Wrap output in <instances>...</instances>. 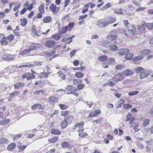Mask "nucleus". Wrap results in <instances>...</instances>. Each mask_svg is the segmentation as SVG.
<instances>
[{"label": "nucleus", "instance_id": "nucleus-11", "mask_svg": "<svg viewBox=\"0 0 153 153\" xmlns=\"http://www.w3.org/2000/svg\"><path fill=\"white\" fill-rule=\"evenodd\" d=\"M150 71L147 69H144L143 71L142 72L140 75V79L146 78L150 75Z\"/></svg>", "mask_w": 153, "mask_h": 153}, {"label": "nucleus", "instance_id": "nucleus-9", "mask_svg": "<svg viewBox=\"0 0 153 153\" xmlns=\"http://www.w3.org/2000/svg\"><path fill=\"white\" fill-rule=\"evenodd\" d=\"M123 78L122 74L121 73H118L112 78V80L116 81H121Z\"/></svg>", "mask_w": 153, "mask_h": 153}, {"label": "nucleus", "instance_id": "nucleus-41", "mask_svg": "<svg viewBox=\"0 0 153 153\" xmlns=\"http://www.w3.org/2000/svg\"><path fill=\"white\" fill-rule=\"evenodd\" d=\"M133 54L129 53V52H127L125 56V58L126 59H130L132 57Z\"/></svg>", "mask_w": 153, "mask_h": 153}, {"label": "nucleus", "instance_id": "nucleus-17", "mask_svg": "<svg viewBox=\"0 0 153 153\" xmlns=\"http://www.w3.org/2000/svg\"><path fill=\"white\" fill-rule=\"evenodd\" d=\"M62 147L63 148H67L68 149H70L73 147V145H70L66 142H63L61 144Z\"/></svg>", "mask_w": 153, "mask_h": 153}, {"label": "nucleus", "instance_id": "nucleus-57", "mask_svg": "<svg viewBox=\"0 0 153 153\" xmlns=\"http://www.w3.org/2000/svg\"><path fill=\"white\" fill-rule=\"evenodd\" d=\"M108 64H111L114 65L115 64V59L114 58H109L108 59Z\"/></svg>", "mask_w": 153, "mask_h": 153}, {"label": "nucleus", "instance_id": "nucleus-46", "mask_svg": "<svg viewBox=\"0 0 153 153\" xmlns=\"http://www.w3.org/2000/svg\"><path fill=\"white\" fill-rule=\"evenodd\" d=\"M44 92L45 91L44 90H41L35 91L34 93V94L37 95H41L43 94Z\"/></svg>", "mask_w": 153, "mask_h": 153}, {"label": "nucleus", "instance_id": "nucleus-28", "mask_svg": "<svg viewBox=\"0 0 153 153\" xmlns=\"http://www.w3.org/2000/svg\"><path fill=\"white\" fill-rule=\"evenodd\" d=\"M144 71V69L140 67H137L134 69V71L136 74H141Z\"/></svg>", "mask_w": 153, "mask_h": 153}, {"label": "nucleus", "instance_id": "nucleus-23", "mask_svg": "<svg viewBox=\"0 0 153 153\" xmlns=\"http://www.w3.org/2000/svg\"><path fill=\"white\" fill-rule=\"evenodd\" d=\"M84 122H82L77 123L73 127V128L75 130L76 128H83L84 125Z\"/></svg>", "mask_w": 153, "mask_h": 153}, {"label": "nucleus", "instance_id": "nucleus-48", "mask_svg": "<svg viewBox=\"0 0 153 153\" xmlns=\"http://www.w3.org/2000/svg\"><path fill=\"white\" fill-rule=\"evenodd\" d=\"M103 0H98L97 2L100 3V4H98L97 6V7L99 8L102 6L104 3V2L103 1Z\"/></svg>", "mask_w": 153, "mask_h": 153}, {"label": "nucleus", "instance_id": "nucleus-29", "mask_svg": "<svg viewBox=\"0 0 153 153\" xmlns=\"http://www.w3.org/2000/svg\"><path fill=\"white\" fill-rule=\"evenodd\" d=\"M21 22L20 25L22 26H25L27 24V20L26 18L23 19H20Z\"/></svg>", "mask_w": 153, "mask_h": 153}, {"label": "nucleus", "instance_id": "nucleus-52", "mask_svg": "<svg viewBox=\"0 0 153 153\" xmlns=\"http://www.w3.org/2000/svg\"><path fill=\"white\" fill-rule=\"evenodd\" d=\"M21 4L20 3L15 6L13 8V10L16 11L18 10L21 7Z\"/></svg>", "mask_w": 153, "mask_h": 153}, {"label": "nucleus", "instance_id": "nucleus-59", "mask_svg": "<svg viewBox=\"0 0 153 153\" xmlns=\"http://www.w3.org/2000/svg\"><path fill=\"white\" fill-rule=\"evenodd\" d=\"M132 107V106L129 104H124L123 105V107L126 109H129Z\"/></svg>", "mask_w": 153, "mask_h": 153}, {"label": "nucleus", "instance_id": "nucleus-54", "mask_svg": "<svg viewBox=\"0 0 153 153\" xmlns=\"http://www.w3.org/2000/svg\"><path fill=\"white\" fill-rule=\"evenodd\" d=\"M149 120L148 119H145L143 121V126H146L149 123Z\"/></svg>", "mask_w": 153, "mask_h": 153}, {"label": "nucleus", "instance_id": "nucleus-35", "mask_svg": "<svg viewBox=\"0 0 153 153\" xmlns=\"http://www.w3.org/2000/svg\"><path fill=\"white\" fill-rule=\"evenodd\" d=\"M58 99L54 96H51L49 98V102L52 104L56 102Z\"/></svg>", "mask_w": 153, "mask_h": 153}, {"label": "nucleus", "instance_id": "nucleus-53", "mask_svg": "<svg viewBox=\"0 0 153 153\" xmlns=\"http://www.w3.org/2000/svg\"><path fill=\"white\" fill-rule=\"evenodd\" d=\"M146 143L148 145H152L153 144V139H150L149 140H145Z\"/></svg>", "mask_w": 153, "mask_h": 153}, {"label": "nucleus", "instance_id": "nucleus-14", "mask_svg": "<svg viewBox=\"0 0 153 153\" xmlns=\"http://www.w3.org/2000/svg\"><path fill=\"white\" fill-rule=\"evenodd\" d=\"M117 32L115 30L111 32L107 37H108L111 38H116L117 37Z\"/></svg>", "mask_w": 153, "mask_h": 153}, {"label": "nucleus", "instance_id": "nucleus-2", "mask_svg": "<svg viewBox=\"0 0 153 153\" xmlns=\"http://www.w3.org/2000/svg\"><path fill=\"white\" fill-rule=\"evenodd\" d=\"M128 31L126 32L124 29L122 30L121 32L126 36H131L134 35L136 32V28L134 25H130V26L127 28Z\"/></svg>", "mask_w": 153, "mask_h": 153}, {"label": "nucleus", "instance_id": "nucleus-18", "mask_svg": "<svg viewBox=\"0 0 153 153\" xmlns=\"http://www.w3.org/2000/svg\"><path fill=\"white\" fill-rule=\"evenodd\" d=\"M123 74L125 75L128 76L133 74H134V72L133 71L129 69H127L123 71Z\"/></svg>", "mask_w": 153, "mask_h": 153}, {"label": "nucleus", "instance_id": "nucleus-55", "mask_svg": "<svg viewBox=\"0 0 153 153\" xmlns=\"http://www.w3.org/2000/svg\"><path fill=\"white\" fill-rule=\"evenodd\" d=\"M124 64H119L116 66V69L120 70L124 66Z\"/></svg>", "mask_w": 153, "mask_h": 153}, {"label": "nucleus", "instance_id": "nucleus-22", "mask_svg": "<svg viewBox=\"0 0 153 153\" xmlns=\"http://www.w3.org/2000/svg\"><path fill=\"white\" fill-rule=\"evenodd\" d=\"M141 55L143 56V57L145 56L146 55L151 53V51L149 49H144L141 51Z\"/></svg>", "mask_w": 153, "mask_h": 153}, {"label": "nucleus", "instance_id": "nucleus-61", "mask_svg": "<svg viewBox=\"0 0 153 153\" xmlns=\"http://www.w3.org/2000/svg\"><path fill=\"white\" fill-rule=\"evenodd\" d=\"M26 146L24 145L22 146H18V149L19 151L21 152L24 150L26 148Z\"/></svg>", "mask_w": 153, "mask_h": 153}, {"label": "nucleus", "instance_id": "nucleus-45", "mask_svg": "<svg viewBox=\"0 0 153 153\" xmlns=\"http://www.w3.org/2000/svg\"><path fill=\"white\" fill-rule=\"evenodd\" d=\"M35 65L34 64H30L29 65H23L19 66L18 68H21L22 67H29L30 68L34 67Z\"/></svg>", "mask_w": 153, "mask_h": 153}, {"label": "nucleus", "instance_id": "nucleus-7", "mask_svg": "<svg viewBox=\"0 0 153 153\" xmlns=\"http://www.w3.org/2000/svg\"><path fill=\"white\" fill-rule=\"evenodd\" d=\"M95 6V4H93L92 2H88L84 5L83 8L81 11V12L82 13H85L88 11V8L89 7H90L91 8H92L94 7Z\"/></svg>", "mask_w": 153, "mask_h": 153}, {"label": "nucleus", "instance_id": "nucleus-44", "mask_svg": "<svg viewBox=\"0 0 153 153\" xmlns=\"http://www.w3.org/2000/svg\"><path fill=\"white\" fill-rule=\"evenodd\" d=\"M82 82V80L80 79H75L73 80V83L75 85H76L78 84L81 83Z\"/></svg>", "mask_w": 153, "mask_h": 153}, {"label": "nucleus", "instance_id": "nucleus-15", "mask_svg": "<svg viewBox=\"0 0 153 153\" xmlns=\"http://www.w3.org/2000/svg\"><path fill=\"white\" fill-rule=\"evenodd\" d=\"M65 89L68 91H70L71 92L73 91H76L77 89L76 87H74L72 85H68L65 88Z\"/></svg>", "mask_w": 153, "mask_h": 153}, {"label": "nucleus", "instance_id": "nucleus-60", "mask_svg": "<svg viewBox=\"0 0 153 153\" xmlns=\"http://www.w3.org/2000/svg\"><path fill=\"white\" fill-rule=\"evenodd\" d=\"M139 93L138 91H135L130 92L128 93V95L130 96H133L136 95Z\"/></svg>", "mask_w": 153, "mask_h": 153}, {"label": "nucleus", "instance_id": "nucleus-4", "mask_svg": "<svg viewBox=\"0 0 153 153\" xmlns=\"http://www.w3.org/2000/svg\"><path fill=\"white\" fill-rule=\"evenodd\" d=\"M116 21V18L110 16L108 18L107 22H101L100 23L102 25V26L104 27L108 26L109 24H112L115 22Z\"/></svg>", "mask_w": 153, "mask_h": 153}, {"label": "nucleus", "instance_id": "nucleus-32", "mask_svg": "<svg viewBox=\"0 0 153 153\" xmlns=\"http://www.w3.org/2000/svg\"><path fill=\"white\" fill-rule=\"evenodd\" d=\"M108 56H107L104 55L100 56L98 57L97 60L100 62L104 61L107 59Z\"/></svg>", "mask_w": 153, "mask_h": 153}, {"label": "nucleus", "instance_id": "nucleus-8", "mask_svg": "<svg viewBox=\"0 0 153 153\" xmlns=\"http://www.w3.org/2000/svg\"><path fill=\"white\" fill-rule=\"evenodd\" d=\"M33 3L29 4L28 1H27L25 2L24 4V7L26 8L28 10H31L33 7V4H36L35 0H32Z\"/></svg>", "mask_w": 153, "mask_h": 153}, {"label": "nucleus", "instance_id": "nucleus-12", "mask_svg": "<svg viewBox=\"0 0 153 153\" xmlns=\"http://www.w3.org/2000/svg\"><path fill=\"white\" fill-rule=\"evenodd\" d=\"M41 47V46L39 44H33L29 46L28 49L29 50L30 52L36 50V49L40 48Z\"/></svg>", "mask_w": 153, "mask_h": 153}, {"label": "nucleus", "instance_id": "nucleus-19", "mask_svg": "<svg viewBox=\"0 0 153 153\" xmlns=\"http://www.w3.org/2000/svg\"><path fill=\"white\" fill-rule=\"evenodd\" d=\"M68 26H66L60 29L59 31V34H63L65 33L68 31Z\"/></svg>", "mask_w": 153, "mask_h": 153}, {"label": "nucleus", "instance_id": "nucleus-10", "mask_svg": "<svg viewBox=\"0 0 153 153\" xmlns=\"http://www.w3.org/2000/svg\"><path fill=\"white\" fill-rule=\"evenodd\" d=\"M14 56H15V55H11L9 54H4L2 56V58L5 60L10 61L14 59Z\"/></svg>", "mask_w": 153, "mask_h": 153}, {"label": "nucleus", "instance_id": "nucleus-50", "mask_svg": "<svg viewBox=\"0 0 153 153\" xmlns=\"http://www.w3.org/2000/svg\"><path fill=\"white\" fill-rule=\"evenodd\" d=\"M69 39H63L62 41L65 42V45L68 44H70L72 41V39H71L69 41H68Z\"/></svg>", "mask_w": 153, "mask_h": 153}, {"label": "nucleus", "instance_id": "nucleus-27", "mask_svg": "<svg viewBox=\"0 0 153 153\" xmlns=\"http://www.w3.org/2000/svg\"><path fill=\"white\" fill-rule=\"evenodd\" d=\"M50 74V73L47 72H42L40 73L39 74V77L40 78H45L47 77Z\"/></svg>", "mask_w": 153, "mask_h": 153}, {"label": "nucleus", "instance_id": "nucleus-33", "mask_svg": "<svg viewBox=\"0 0 153 153\" xmlns=\"http://www.w3.org/2000/svg\"><path fill=\"white\" fill-rule=\"evenodd\" d=\"M25 85L24 82H18L14 84V88L15 89H18L21 87Z\"/></svg>", "mask_w": 153, "mask_h": 153}, {"label": "nucleus", "instance_id": "nucleus-39", "mask_svg": "<svg viewBox=\"0 0 153 153\" xmlns=\"http://www.w3.org/2000/svg\"><path fill=\"white\" fill-rule=\"evenodd\" d=\"M19 94V93L17 91H14L13 93L10 94V98L11 99L12 98L15 97Z\"/></svg>", "mask_w": 153, "mask_h": 153}, {"label": "nucleus", "instance_id": "nucleus-13", "mask_svg": "<svg viewBox=\"0 0 153 153\" xmlns=\"http://www.w3.org/2000/svg\"><path fill=\"white\" fill-rule=\"evenodd\" d=\"M22 78H26L27 80H30L34 78L35 76L27 73L22 75Z\"/></svg>", "mask_w": 153, "mask_h": 153}, {"label": "nucleus", "instance_id": "nucleus-58", "mask_svg": "<svg viewBox=\"0 0 153 153\" xmlns=\"http://www.w3.org/2000/svg\"><path fill=\"white\" fill-rule=\"evenodd\" d=\"M78 135L80 137L82 138H83L88 135V134L86 132L79 133Z\"/></svg>", "mask_w": 153, "mask_h": 153}, {"label": "nucleus", "instance_id": "nucleus-37", "mask_svg": "<svg viewBox=\"0 0 153 153\" xmlns=\"http://www.w3.org/2000/svg\"><path fill=\"white\" fill-rule=\"evenodd\" d=\"M30 51L29 49H26L21 51L19 53V54L22 56H24L27 54H29L30 53Z\"/></svg>", "mask_w": 153, "mask_h": 153}, {"label": "nucleus", "instance_id": "nucleus-56", "mask_svg": "<svg viewBox=\"0 0 153 153\" xmlns=\"http://www.w3.org/2000/svg\"><path fill=\"white\" fill-rule=\"evenodd\" d=\"M9 121V119H4L3 121H0V124L1 125H5L8 123Z\"/></svg>", "mask_w": 153, "mask_h": 153}, {"label": "nucleus", "instance_id": "nucleus-25", "mask_svg": "<svg viewBox=\"0 0 153 153\" xmlns=\"http://www.w3.org/2000/svg\"><path fill=\"white\" fill-rule=\"evenodd\" d=\"M129 52V50L127 49H120V50L119 53L121 55H125L126 54L127 52Z\"/></svg>", "mask_w": 153, "mask_h": 153}, {"label": "nucleus", "instance_id": "nucleus-34", "mask_svg": "<svg viewBox=\"0 0 153 153\" xmlns=\"http://www.w3.org/2000/svg\"><path fill=\"white\" fill-rule=\"evenodd\" d=\"M111 6V3H108L105 5L102 8H101V10L102 11L105 10L108 8L110 7Z\"/></svg>", "mask_w": 153, "mask_h": 153}, {"label": "nucleus", "instance_id": "nucleus-49", "mask_svg": "<svg viewBox=\"0 0 153 153\" xmlns=\"http://www.w3.org/2000/svg\"><path fill=\"white\" fill-rule=\"evenodd\" d=\"M59 106L60 107V109L62 110H65L67 109L68 106L64 104H60L59 105Z\"/></svg>", "mask_w": 153, "mask_h": 153}, {"label": "nucleus", "instance_id": "nucleus-47", "mask_svg": "<svg viewBox=\"0 0 153 153\" xmlns=\"http://www.w3.org/2000/svg\"><path fill=\"white\" fill-rule=\"evenodd\" d=\"M143 58V56H142L139 55L137 56H135L133 58L132 60L133 61H137L140 60Z\"/></svg>", "mask_w": 153, "mask_h": 153}, {"label": "nucleus", "instance_id": "nucleus-21", "mask_svg": "<svg viewBox=\"0 0 153 153\" xmlns=\"http://www.w3.org/2000/svg\"><path fill=\"white\" fill-rule=\"evenodd\" d=\"M52 21V18L50 16L45 17L43 20V22L45 23H49Z\"/></svg>", "mask_w": 153, "mask_h": 153}, {"label": "nucleus", "instance_id": "nucleus-42", "mask_svg": "<svg viewBox=\"0 0 153 153\" xmlns=\"http://www.w3.org/2000/svg\"><path fill=\"white\" fill-rule=\"evenodd\" d=\"M84 76L83 74L80 72H78L76 73L75 74V76L79 78H82Z\"/></svg>", "mask_w": 153, "mask_h": 153}, {"label": "nucleus", "instance_id": "nucleus-26", "mask_svg": "<svg viewBox=\"0 0 153 153\" xmlns=\"http://www.w3.org/2000/svg\"><path fill=\"white\" fill-rule=\"evenodd\" d=\"M145 25L148 30H153V23H145Z\"/></svg>", "mask_w": 153, "mask_h": 153}, {"label": "nucleus", "instance_id": "nucleus-24", "mask_svg": "<svg viewBox=\"0 0 153 153\" xmlns=\"http://www.w3.org/2000/svg\"><path fill=\"white\" fill-rule=\"evenodd\" d=\"M16 147V144L15 143H12L9 145L7 147V149L8 151H11Z\"/></svg>", "mask_w": 153, "mask_h": 153}, {"label": "nucleus", "instance_id": "nucleus-3", "mask_svg": "<svg viewBox=\"0 0 153 153\" xmlns=\"http://www.w3.org/2000/svg\"><path fill=\"white\" fill-rule=\"evenodd\" d=\"M45 5L44 3L42 2L40 3L38 7V10L39 12L36 15V17L33 18V21H35L36 18L40 19L42 17V15L45 13Z\"/></svg>", "mask_w": 153, "mask_h": 153}, {"label": "nucleus", "instance_id": "nucleus-40", "mask_svg": "<svg viewBox=\"0 0 153 153\" xmlns=\"http://www.w3.org/2000/svg\"><path fill=\"white\" fill-rule=\"evenodd\" d=\"M68 123L64 120L63 121L61 124V127L63 129L66 128L68 125Z\"/></svg>", "mask_w": 153, "mask_h": 153}, {"label": "nucleus", "instance_id": "nucleus-6", "mask_svg": "<svg viewBox=\"0 0 153 153\" xmlns=\"http://www.w3.org/2000/svg\"><path fill=\"white\" fill-rule=\"evenodd\" d=\"M108 40L103 42L102 43V45L103 46L108 47L111 44L114 43H116L117 42L116 39H108Z\"/></svg>", "mask_w": 153, "mask_h": 153}, {"label": "nucleus", "instance_id": "nucleus-36", "mask_svg": "<svg viewBox=\"0 0 153 153\" xmlns=\"http://www.w3.org/2000/svg\"><path fill=\"white\" fill-rule=\"evenodd\" d=\"M58 139V137L57 136H55L49 139L48 141L51 143H53L56 142Z\"/></svg>", "mask_w": 153, "mask_h": 153}, {"label": "nucleus", "instance_id": "nucleus-43", "mask_svg": "<svg viewBox=\"0 0 153 153\" xmlns=\"http://www.w3.org/2000/svg\"><path fill=\"white\" fill-rule=\"evenodd\" d=\"M7 142L8 140L7 139L2 137L0 138V145L7 143Z\"/></svg>", "mask_w": 153, "mask_h": 153}, {"label": "nucleus", "instance_id": "nucleus-64", "mask_svg": "<svg viewBox=\"0 0 153 153\" xmlns=\"http://www.w3.org/2000/svg\"><path fill=\"white\" fill-rule=\"evenodd\" d=\"M34 12L33 11H31L30 13H29L27 16V17L29 19H31L34 15Z\"/></svg>", "mask_w": 153, "mask_h": 153}, {"label": "nucleus", "instance_id": "nucleus-51", "mask_svg": "<svg viewBox=\"0 0 153 153\" xmlns=\"http://www.w3.org/2000/svg\"><path fill=\"white\" fill-rule=\"evenodd\" d=\"M7 39H1V44L4 45H7L8 43V41Z\"/></svg>", "mask_w": 153, "mask_h": 153}, {"label": "nucleus", "instance_id": "nucleus-63", "mask_svg": "<svg viewBox=\"0 0 153 153\" xmlns=\"http://www.w3.org/2000/svg\"><path fill=\"white\" fill-rule=\"evenodd\" d=\"M22 136V135L21 134H18L16 135L15 136H14L13 138V140H17L19 139Z\"/></svg>", "mask_w": 153, "mask_h": 153}, {"label": "nucleus", "instance_id": "nucleus-1", "mask_svg": "<svg viewBox=\"0 0 153 153\" xmlns=\"http://www.w3.org/2000/svg\"><path fill=\"white\" fill-rule=\"evenodd\" d=\"M126 117V121L129 122L130 127L134 129L135 132L138 131L140 130L138 128L139 126L138 122L135 121V118L132 116L130 113H129Z\"/></svg>", "mask_w": 153, "mask_h": 153}, {"label": "nucleus", "instance_id": "nucleus-62", "mask_svg": "<svg viewBox=\"0 0 153 153\" xmlns=\"http://www.w3.org/2000/svg\"><path fill=\"white\" fill-rule=\"evenodd\" d=\"M123 22L124 25L126 27L128 28L130 26V25L128 20H124Z\"/></svg>", "mask_w": 153, "mask_h": 153}, {"label": "nucleus", "instance_id": "nucleus-5", "mask_svg": "<svg viewBox=\"0 0 153 153\" xmlns=\"http://www.w3.org/2000/svg\"><path fill=\"white\" fill-rule=\"evenodd\" d=\"M49 9L53 14H56L59 12L60 7H56L54 4L52 3L49 6Z\"/></svg>", "mask_w": 153, "mask_h": 153}, {"label": "nucleus", "instance_id": "nucleus-30", "mask_svg": "<svg viewBox=\"0 0 153 153\" xmlns=\"http://www.w3.org/2000/svg\"><path fill=\"white\" fill-rule=\"evenodd\" d=\"M61 133V131L58 129H54L52 130L51 134L54 135H59Z\"/></svg>", "mask_w": 153, "mask_h": 153}, {"label": "nucleus", "instance_id": "nucleus-20", "mask_svg": "<svg viewBox=\"0 0 153 153\" xmlns=\"http://www.w3.org/2000/svg\"><path fill=\"white\" fill-rule=\"evenodd\" d=\"M38 108L39 109L43 110L44 109V106H42L40 104H34L32 107L31 109L33 110H35L37 108Z\"/></svg>", "mask_w": 153, "mask_h": 153}, {"label": "nucleus", "instance_id": "nucleus-38", "mask_svg": "<svg viewBox=\"0 0 153 153\" xmlns=\"http://www.w3.org/2000/svg\"><path fill=\"white\" fill-rule=\"evenodd\" d=\"M109 49L111 51H116L118 50V48L117 46L113 45V44L110 45Z\"/></svg>", "mask_w": 153, "mask_h": 153}, {"label": "nucleus", "instance_id": "nucleus-16", "mask_svg": "<svg viewBox=\"0 0 153 153\" xmlns=\"http://www.w3.org/2000/svg\"><path fill=\"white\" fill-rule=\"evenodd\" d=\"M55 43V41L54 40L48 41L46 42L45 45L48 48H51L53 47Z\"/></svg>", "mask_w": 153, "mask_h": 153}, {"label": "nucleus", "instance_id": "nucleus-31", "mask_svg": "<svg viewBox=\"0 0 153 153\" xmlns=\"http://www.w3.org/2000/svg\"><path fill=\"white\" fill-rule=\"evenodd\" d=\"M65 120H66L67 123H71V121L74 120V117L70 115L66 117Z\"/></svg>", "mask_w": 153, "mask_h": 153}]
</instances>
